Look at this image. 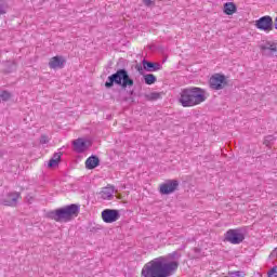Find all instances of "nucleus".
Wrapping results in <instances>:
<instances>
[{
    "instance_id": "72a5a7b5",
    "label": "nucleus",
    "mask_w": 277,
    "mask_h": 277,
    "mask_svg": "<svg viewBox=\"0 0 277 277\" xmlns=\"http://www.w3.org/2000/svg\"><path fill=\"white\" fill-rule=\"evenodd\" d=\"M118 198L120 199L121 197H120V196H118Z\"/></svg>"
},
{
    "instance_id": "f03ea898",
    "label": "nucleus",
    "mask_w": 277,
    "mask_h": 277,
    "mask_svg": "<svg viewBox=\"0 0 277 277\" xmlns=\"http://www.w3.org/2000/svg\"><path fill=\"white\" fill-rule=\"evenodd\" d=\"M206 101L205 90L198 87L183 89L179 98L182 107H195V105H200V103H205Z\"/></svg>"
},
{
    "instance_id": "6ab92c4d",
    "label": "nucleus",
    "mask_w": 277,
    "mask_h": 277,
    "mask_svg": "<svg viewBox=\"0 0 277 277\" xmlns=\"http://www.w3.org/2000/svg\"><path fill=\"white\" fill-rule=\"evenodd\" d=\"M148 101H159L161 98V93L153 92L149 95H146Z\"/></svg>"
},
{
    "instance_id": "c85d7f7f",
    "label": "nucleus",
    "mask_w": 277,
    "mask_h": 277,
    "mask_svg": "<svg viewBox=\"0 0 277 277\" xmlns=\"http://www.w3.org/2000/svg\"><path fill=\"white\" fill-rule=\"evenodd\" d=\"M170 259H179L181 256V254H179V252L174 251L172 253L169 254Z\"/></svg>"
},
{
    "instance_id": "393cba45",
    "label": "nucleus",
    "mask_w": 277,
    "mask_h": 277,
    "mask_svg": "<svg viewBox=\"0 0 277 277\" xmlns=\"http://www.w3.org/2000/svg\"><path fill=\"white\" fill-rule=\"evenodd\" d=\"M194 252H195V255L193 256V259H200L201 249L200 248H194Z\"/></svg>"
},
{
    "instance_id": "5701e85b",
    "label": "nucleus",
    "mask_w": 277,
    "mask_h": 277,
    "mask_svg": "<svg viewBox=\"0 0 277 277\" xmlns=\"http://www.w3.org/2000/svg\"><path fill=\"white\" fill-rule=\"evenodd\" d=\"M268 276L269 277H277V265L269 269Z\"/></svg>"
},
{
    "instance_id": "20e7f679",
    "label": "nucleus",
    "mask_w": 277,
    "mask_h": 277,
    "mask_svg": "<svg viewBox=\"0 0 277 277\" xmlns=\"http://www.w3.org/2000/svg\"><path fill=\"white\" fill-rule=\"evenodd\" d=\"M135 81L129 75V71L126 68L118 69L115 74L108 76L105 81V88L107 90L114 88V85H119L122 90H127V88H133Z\"/></svg>"
},
{
    "instance_id": "39448f33",
    "label": "nucleus",
    "mask_w": 277,
    "mask_h": 277,
    "mask_svg": "<svg viewBox=\"0 0 277 277\" xmlns=\"http://www.w3.org/2000/svg\"><path fill=\"white\" fill-rule=\"evenodd\" d=\"M209 84L211 90H224L228 85V80H226V76L215 74L210 78Z\"/></svg>"
},
{
    "instance_id": "7c9ffc66",
    "label": "nucleus",
    "mask_w": 277,
    "mask_h": 277,
    "mask_svg": "<svg viewBox=\"0 0 277 277\" xmlns=\"http://www.w3.org/2000/svg\"><path fill=\"white\" fill-rule=\"evenodd\" d=\"M275 29H277V17L275 18Z\"/></svg>"
},
{
    "instance_id": "0eeeda50",
    "label": "nucleus",
    "mask_w": 277,
    "mask_h": 277,
    "mask_svg": "<svg viewBox=\"0 0 277 277\" xmlns=\"http://www.w3.org/2000/svg\"><path fill=\"white\" fill-rule=\"evenodd\" d=\"M102 220L105 224H114V222H118V220H120V210L105 209L102 212Z\"/></svg>"
},
{
    "instance_id": "f8f14e48",
    "label": "nucleus",
    "mask_w": 277,
    "mask_h": 277,
    "mask_svg": "<svg viewBox=\"0 0 277 277\" xmlns=\"http://www.w3.org/2000/svg\"><path fill=\"white\" fill-rule=\"evenodd\" d=\"M64 64H66L64 56H53L49 62V67L52 68V70H57V68H64Z\"/></svg>"
},
{
    "instance_id": "4be33fe9",
    "label": "nucleus",
    "mask_w": 277,
    "mask_h": 277,
    "mask_svg": "<svg viewBox=\"0 0 277 277\" xmlns=\"http://www.w3.org/2000/svg\"><path fill=\"white\" fill-rule=\"evenodd\" d=\"M60 162L57 160H53L52 158L49 160L48 162V168H55L56 166H58Z\"/></svg>"
},
{
    "instance_id": "cd10ccee",
    "label": "nucleus",
    "mask_w": 277,
    "mask_h": 277,
    "mask_svg": "<svg viewBox=\"0 0 277 277\" xmlns=\"http://www.w3.org/2000/svg\"><path fill=\"white\" fill-rule=\"evenodd\" d=\"M241 276V272L237 271V272H232L228 274V276L226 277H239Z\"/></svg>"
},
{
    "instance_id": "aec40b11",
    "label": "nucleus",
    "mask_w": 277,
    "mask_h": 277,
    "mask_svg": "<svg viewBox=\"0 0 277 277\" xmlns=\"http://www.w3.org/2000/svg\"><path fill=\"white\" fill-rule=\"evenodd\" d=\"M8 14V3H4L0 0V16Z\"/></svg>"
},
{
    "instance_id": "a878e982",
    "label": "nucleus",
    "mask_w": 277,
    "mask_h": 277,
    "mask_svg": "<svg viewBox=\"0 0 277 277\" xmlns=\"http://www.w3.org/2000/svg\"><path fill=\"white\" fill-rule=\"evenodd\" d=\"M262 49H267L268 51H277L276 43L271 44L269 47H262Z\"/></svg>"
},
{
    "instance_id": "412c9836",
    "label": "nucleus",
    "mask_w": 277,
    "mask_h": 277,
    "mask_svg": "<svg viewBox=\"0 0 277 277\" xmlns=\"http://www.w3.org/2000/svg\"><path fill=\"white\" fill-rule=\"evenodd\" d=\"M272 142H276V137H274V135H268L264 140L265 146H268L269 144H272Z\"/></svg>"
},
{
    "instance_id": "ddd939ff",
    "label": "nucleus",
    "mask_w": 277,
    "mask_h": 277,
    "mask_svg": "<svg viewBox=\"0 0 277 277\" xmlns=\"http://www.w3.org/2000/svg\"><path fill=\"white\" fill-rule=\"evenodd\" d=\"M72 145L76 153H85L88 150V142L83 141V138L75 140Z\"/></svg>"
},
{
    "instance_id": "4468645a",
    "label": "nucleus",
    "mask_w": 277,
    "mask_h": 277,
    "mask_svg": "<svg viewBox=\"0 0 277 277\" xmlns=\"http://www.w3.org/2000/svg\"><path fill=\"white\" fill-rule=\"evenodd\" d=\"M98 166H101V160L97 158V156L92 155L85 161L87 170H94V168H98Z\"/></svg>"
},
{
    "instance_id": "2f4dec72",
    "label": "nucleus",
    "mask_w": 277,
    "mask_h": 277,
    "mask_svg": "<svg viewBox=\"0 0 277 277\" xmlns=\"http://www.w3.org/2000/svg\"><path fill=\"white\" fill-rule=\"evenodd\" d=\"M3 157V154L0 151V158Z\"/></svg>"
},
{
    "instance_id": "9b49d317",
    "label": "nucleus",
    "mask_w": 277,
    "mask_h": 277,
    "mask_svg": "<svg viewBox=\"0 0 277 277\" xmlns=\"http://www.w3.org/2000/svg\"><path fill=\"white\" fill-rule=\"evenodd\" d=\"M18 198H21V193H9L5 198L0 200V205L4 207H16Z\"/></svg>"
},
{
    "instance_id": "c756f323",
    "label": "nucleus",
    "mask_w": 277,
    "mask_h": 277,
    "mask_svg": "<svg viewBox=\"0 0 277 277\" xmlns=\"http://www.w3.org/2000/svg\"><path fill=\"white\" fill-rule=\"evenodd\" d=\"M144 1V4L147 6V8H150V5L153 3H155V0H143Z\"/></svg>"
},
{
    "instance_id": "423d86ee",
    "label": "nucleus",
    "mask_w": 277,
    "mask_h": 277,
    "mask_svg": "<svg viewBox=\"0 0 277 277\" xmlns=\"http://www.w3.org/2000/svg\"><path fill=\"white\" fill-rule=\"evenodd\" d=\"M256 29L261 31H272L274 29V19L269 15H265L255 21Z\"/></svg>"
},
{
    "instance_id": "7ed1b4c3",
    "label": "nucleus",
    "mask_w": 277,
    "mask_h": 277,
    "mask_svg": "<svg viewBox=\"0 0 277 277\" xmlns=\"http://www.w3.org/2000/svg\"><path fill=\"white\" fill-rule=\"evenodd\" d=\"M79 211H81V206L71 203L50 211L48 217L54 220V222H72V220L79 215Z\"/></svg>"
},
{
    "instance_id": "1a4fd4ad",
    "label": "nucleus",
    "mask_w": 277,
    "mask_h": 277,
    "mask_svg": "<svg viewBox=\"0 0 277 277\" xmlns=\"http://www.w3.org/2000/svg\"><path fill=\"white\" fill-rule=\"evenodd\" d=\"M243 239H246V236L237 229H229L225 233V241L229 243L238 245L241 243Z\"/></svg>"
},
{
    "instance_id": "473e14b6",
    "label": "nucleus",
    "mask_w": 277,
    "mask_h": 277,
    "mask_svg": "<svg viewBox=\"0 0 277 277\" xmlns=\"http://www.w3.org/2000/svg\"><path fill=\"white\" fill-rule=\"evenodd\" d=\"M130 94H133V91H131Z\"/></svg>"
},
{
    "instance_id": "9d476101",
    "label": "nucleus",
    "mask_w": 277,
    "mask_h": 277,
    "mask_svg": "<svg viewBox=\"0 0 277 277\" xmlns=\"http://www.w3.org/2000/svg\"><path fill=\"white\" fill-rule=\"evenodd\" d=\"M179 189V180H168L166 183L160 185V194L168 196L174 194Z\"/></svg>"
},
{
    "instance_id": "6e6552de",
    "label": "nucleus",
    "mask_w": 277,
    "mask_h": 277,
    "mask_svg": "<svg viewBox=\"0 0 277 277\" xmlns=\"http://www.w3.org/2000/svg\"><path fill=\"white\" fill-rule=\"evenodd\" d=\"M142 64L143 67L136 66V69L140 72V75H143L144 70H146L147 72H157V70H161V68H163V66L160 65V63H155L146 60H143Z\"/></svg>"
},
{
    "instance_id": "2eb2a0df",
    "label": "nucleus",
    "mask_w": 277,
    "mask_h": 277,
    "mask_svg": "<svg viewBox=\"0 0 277 277\" xmlns=\"http://www.w3.org/2000/svg\"><path fill=\"white\" fill-rule=\"evenodd\" d=\"M114 192H115L114 186L108 185L107 187H104L102 189V192L100 193L101 194V198L103 200H111V198H114Z\"/></svg>"
},
{
    "instance_id": "b1692460",
    "label": "nucleus",
    "mask_w": 277,
    "mask_h": 277,
    "mask_svg": "<svg viewBox=\"0 0 277 277\" xmlns=\"http://www.w3.org/2000/svg\"><path fill=\"white\" fill-rule=\"evenodd\" d=\"M51 159L60 162L62 160V153H55Z\"/></svg>"
},
{
    "instance_id": "bb28decb",
    "label": "nucleus",
    "mask_w": 277,
    "mask_h": 277,
    "mask_svg": "<svg viewBox=\"0 0 277 277\" xmlns=\"http://www.w3.org/2000/svg\"><path fill=\"white\" fill-rule=\"evenodd\" d=\"M40 144H49V136L47 135H41L40 137Z\"/></svg>"
},
{
    "instance_id": "f3484780",
    "label": "nucleus",
    "mask_w": 277,
    "mask_h": 277,
    "mask_svg": "<svg viewBox=\"0 0 277 277\" xmlns=\"http://www.w3.org/2000/svg\"><path fill=\"white\" fill-rule=\"evenodd\" d=\"M143 79H144L146 85H153V83H157V77L153 74L144 75Z\"/></svg>"
},
{
    "instance_id": "f257e3e1",
    "label": "nucleus",
    "mask_w": 277,
    "mask_h": 277,
    "mask_svg": "<svg viewBox=\"0 0 277 277\" xmlns=\"http://www.w3.org/2000/svg\"><path fill=\"white\" fill-rule=\"evenodd\" d=\"M176 269H179V261H169L168 256H159L143 266L141 276L170 277L176 274Z\"/></svg>"
},
{
    "instance_id": "a211bd4d",
    "label": "nucleus",
    "mask_w": 277,
    "mask_h": 277,
    "mask_svg": "<svg viewBox=\"0 0 277 277\" xmlns=\"http://www.w3.org/2000/svg\"><path fill=\"white\" fill-rule=\"evenodd\" d=\"M0 98L6 103V101H10V98H12V93H10V91L3 90L0 93Z\"/></svg>"
},
{
    "instance_id": "dca6fc26",
    "label": "nucleus",
    "mask_w": 277,
    "mask_h": 277,
    "mask_svg": "<svg viewBox=\"0 0 277 277\" xmlns=\"http://www.w3.org/2000/svg\"><path fill=\"white\" fill-rule=\"evenodd\" d=\"M223 12L227 16H233V14L237 12V4H235L234 2H226L223 5Z\"/></svg>"
}]
</instances>
